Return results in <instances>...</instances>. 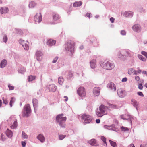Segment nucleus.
Masks as SVG:
<instances>
[{
  "instance_id": "f257e3e1",
  "label": "nucleus",
  "mask_w": 147,
  "mask_h": 147,
  "mask_svg": "<svg viewBox=\"0 0 147 147\" xmlns=\"http://www.w3.org/2000/svg\"><path fill=\"white\" fill-rule=\"evenodd\" d=\"M63 114H59L56 116L55 121L57 124H58L61 128H64L65 127V122L66 120V117H63Z\"/></svg>"
},
{
  "instance_id": "f03ea898",
  "label": "nucleus",
  "mask_w": 147,
  "mask_h": 147,
  "mask_svg": "<svg viewBox=\"0 0 147 147\" xmlns=\"http://www.w3.org/2000/svg\"><path fill=\"white\" fill-rule=\"evenodd\" d=\"M108 109L107 107L101 105L96 112V114L98 117H101L107 113V110Z\"/></svg>"
},
{
  "instance_id": "7ed1b4c3",
  "label": "nucleus",
  "mask_w": 147,
  "mask_h": 147,
  "mask_svg": "<svg viewBox=\"0 0 147 147\" xmlns=\"http://www.w3.org/2000/svg\"><path fill=\"white\" fill-rule=\"evenodd\" d=\"M31 110L30 105L27 104L25 105L22 111V115L24 117H29L30 114Z\"/></svg>"
},
{
  "instance_id": "20e7f679",
  "label": "nucleus",
  "mask_w": 147,
  "mask_h": 147,
  "mask_svg": "<svg viewBox=\"0 0 147 147\" xmlns=\"http://www.w3.org/2000/svg\"><path fill=\"white\" fill-rule=\"evenodd\" d=\"M81 118L83 120L84 123L85 124L90 123L92 122V117L88 114H83L81 116Z\"/></svg>"
},
{
  "instance_id": "39448f33",
  "label": "nucleus",
  "mask_w": 147,
  "mask_h": 147,
  "mask_svg": "<svg viewBox=\"0 0 147 147\" xmlns=\"http://www.w3.org/2000/svg\"><path fill=\"white\" fill-rule=\"evenodd\" d=\"M74 41L69 40L68 42L67 46L65 49L67 51L70 52L71 54H72L74 52Z\"/></svg>"
},
{
  "instance_id": "423d86ee",
  "label": "nucleus",
  "mask_w": 147,
  "mask_h": 147,
  "mask_svg": "<svg viewBox=\"0 0 147 147\" xmlns=\"http://www.w3.org/2000/svg\"><path fill=\"white\" fill-rule=\"evenodd\" d=\"M77 94L81 97H85L86 95L85 90L83 87H80L77 90Z\"/></svg>"
},
{
  "instance_id": "0eeeda50",
  "label": "nucleus",
  "mask_w": 147,
  "mask_h": 147,
  "mask_svg": "<svg viewBox=\"0 0 147 147\" xmlns=\"http://www.w3.org/2000/svg\"><path fill=\"white\" fill-rule=\"evenodd\" d=\"M117 92L118 96L121 98H124L126 95L125 91L121 89H118L117 90Z\"/></svg>"
},
{
  "instance_id": "6e6552de",
  "label": "nucleus",
  "mask_w": 147,
  "mask_h": 147,
  "mask_svg": "<svg viewBox=\"0 0 147 147\" xmlns=\"http://www.w3.org/2000/svg\"><path fill=\"white\" fill-rule=\"evenodd\" d=\"M34 20L36 22L40 23L42 20L41 14H36L34 17Z\"/></svg>"
},
{
  "instance_id": "1a4fd4ad",
  "label": "nucleus",
  "mask_w": 147,
  "mask_h": 147,
  "mask_svg": "<svg viewBox=\"0 0 147 147\" xmlns=\"http://www.w3.org/2000/svg\"><path fill=\"white\" fill-rule=\"evenodd\" d=\"M107 87L112 91H115L116 89L115 85L112 82L109 83L107 85Z\"/></svg>"
},
{
  "instance_id": "9d476101",
  "label": "nucleus",
  "mask_w": 147,
  "mask_h": 147,
  "mask_svg": "<svg viewBox=\"0 0 147 147\" xmlns=\"http://www.w3.org/2000/svg\"><path fill=\"white\" fill-rule=\"evenodd\" d=\"M19 42L22 45L25 50H28L29 47L28 42H26V43H25L24 41L21 40H20Z\"/></svg>"
},
{
  "instance_id": "9b49d317",
  "label": "nucleus",
  "mask_w": 147,
  "mask_h": 147,
  "mask_svg": "<svg viewBox=\"0 0 147 147\" xmlns=\"http://www.w3.org/2000/svg\"><path fill=\"white\" fill-rule=\"evenodd\" d=\"M103 69L107 70H111L114 67V65H100Z\"/></svg>"
},
{
  "instance_id": "f8f14e48",
  "label": "nucleus",
  "mask_w": 147,
  "mask_h": 147,
  "mask_svg": "<svg viewBox=\"0 0 147 147\" xmlns=\"http://www.w3.org/2000/svg\"><path fill=\"white\" fill-rule=\"evenodd\" d=\"M100 89L98 87H94L93 91V92L95 96H98L100 94Z\"/></svg>"
},
{
  "instance_id": "ddd939ff",
  "label": "nucleus",
  "mask_w": 147,
  "mask_h": 147,
  "mask_svg": "<svg viewBox=\"0 0 147 147\" xmlns=\"http://www.w3.org/2000/svg\"><path fill=\"white\" fill-rule=\"evenodd\" d=\"M104 127L109 130H112L115 131H117V129L115 127V125L114 124H112L111 125L107 126L105 125Z\"/></svg>"
},
{
  "instance_id": "4468645a",
  "label": "nucleus",
  "mask_w": 147,
  "mask_h": 147,
  "mask_svg": "<svg viewBox=\"0 0 147 147\" xmlns=\"http://www.w3.org/2000/svg\"><path fill=\"white\" fill-rule=\"evenodd\" d=\"M57 88V87L54 84L50 85L49 87V91L51 92H55Z\"/></svg>"
},
{
  "instance_id": "2eb2a0df",
  "label": "nucleus",
  "mask_w": 147,
  "mask_h": 147,
  "mask_svg": "<svg viewBox=\"0 0 147 147\" xmlns=\"http://www.w3.org/2000/svg\"><path fill=\"white\" fill-rule=\"evenodd\" d=\"M36 55L37 60L40 61L42 59V54L41 51H37L36 53Z\"/></svg>"
},
{
  "instance_id": "dca6fc26",
  "label": "nucleus",
  "mask_w": 147,
  "mask_h": 147,
  "mask_svg": "<svg viewBox=\"0 0 147 147\" xmlns=\"http://www.w3.org/2000/svg\"><path fill=\"white\" fill-rule=\"evenodd\" d=\"M133 30L135 32H139L141 30V27L139 25L136 24L132 27Z\"/></svg>"
},
{
  "instance_id": "f3484780",
  "label": "nucleus",
  "mask_w": 147,
  "mask_h": 147,
  "mask_svg": "<svg viewBox=\"0 0 147 147\" xmlns=\"http://www.w3.org/2000/svg\"><path fill=\"white\" fill-rule=\"evenodd\" d=\"M131 103L136 108L137 110H138V107L139 103L137 101L134 99H132L131 100Z\"/></svg>"
},
{
  "instance_id": "a211bd4d",
  "label": "nucleus",
  "mask_w": 147,
  "mask_h": 147,
  "mask_svg": "<svg viewBox=\"0 0 147 147\" xmlns=\"http://www.w3.org/2000/svg\"><path fill=\"white\" fill-rule=\"evenodd\" d=\"M0 12L1 14H5L7 13L9 9L7 7H3L1 8V9H0Z\"/></svg>"
},
{
  "instance_id": "6ab92c4d",
  "label": "nucleus",
  "mask_w": 147,
  "mask_h": 147,
  "mask_svg": "<svg viewBox=\"0 0 147 147\" xmlns=\"http://www.w3.org/2000/svg\"><path fill=\"white\" fill-rule=\"evenodd\" d=\"M37 138L40 141L41 143L44 142L45 141V138L44 136L42 134H39L37 137Z\"/></svg>"
},
{
  "instance_id": "aec40b11",
  "label": "nucleus",
  "mask_w": 147,
  "mask_h": 147,
  "mask_svg": "<svg viewBox=\"0 0 147 147\" xmlns=\"http://www.w3.org/2000/svg\"><path fill=\"white\" fill-rule=\"evenodd\" d=\"M56 41L51 39H48L47 42V44L49 46L53 45L56 43Z\"/></svg>"
},
{
  "instance_id": "412c9836",
  "label": "nucleus",
  "mask_w": 147,
  "mask_h": 147,
  "mask_svg": "<svg viewBox=\"0 0 147 147\" xmlns=\"http://www.w3.org/2000/svg\"><path fill=\"white\" fill-rule=\"evenodd\" d=\"M53 21L55 22L58 20L59 18V16L58 15L55 13H53Z\"/></svg>"
},
{
  "instance_id": "4be33fe9",
  "label": "nucleus",
  "mask_w": 147,
  "mask_h": 147,
  "mask_svg": "<svg viewBox=\"0 0 147 147\" xmlns=\"http://www.w3.org/2000/svg\"><path fill=\"white\" fill-rule=\"evenodd\" d=\"M88 142L90 145L93 146H96L97 145L96 140L94 139H92Z\"/></svg>"
},
{
  "instance_id": "5701e85b",
  "label": "nucleus",
  "mask_w": 147,
  "mask_h": 147,
  "mask_svg": "<svg viewBox=\"0 0 147 147\" xmlns=\"http://www.w3.org/2000/svg\"><path fill=\"white\" fill-rule=\"evenodd\" d=\"M133 14V12L129 11H126L124 13L123 15L124 16L126 17H131Z\"/></svg>"
},
{
  "instance_id": "b1692460",
  "label": "nucleus",
  "mask_w": 147,
  "mask_h": 147,
  "mask_svg": "<svg viewBox=\"0 0 147 147\" xmlns=\"http://www.w3.org/2000/svg\"><path fill=\"white\" fill-rule=\"evenodd\" d=\"M32 103L34 108V111L36 112L35 109L36 107H37L38 105V102L37 99L36 98L33 99L32 100Z\"/></svg>"
},
{
  "instance_id": "393cba45",
  "label": "nucleus",
  "mask_w": 147,
  "mask_h": 147,
  "mask_svg": "<svg viewBox=\"0 0 147 147\" xmlns=\"http://www.w3.org/2000/svg\"><path fill=\"white\" fill-rule=\"evenodd\" d=\"M6 134L7 136L9 138H11L13 135V133L12 131L7 129L6 131Z\"/></svg>"
},
{
  "instance_id": "a878e982",
  "label": "nucleus",
  "mask_w": 147,
  "mask_h": 147,
  "mask_svg": "<svg viewBox=\"0 0 147 147\" xmlns=\"http://www.w3.org/2000/svg\"><path fill=\"white\" fill-rule=\"evenodd\" d=\"M121 56H120V57L121 58V59L122 60H125L126 57H127L129 56V53L127 52H125L124 55H121Z\"/></svg>"
},
{
  "instance_id": "bb28decb",
  "label": "nucleus",
  "mask_w": 147,
  "mask_h": 147,
  "mask_svg": "<svg viewBox=\"0 0 147 147\" xmlns=\"http://www.w3.org/2000/svg\"><path fill=\"white\" fill-rule=\"evenodd\" d=\"M82 4V2L81 1L75 2L73 4V6L74 7H78L81 5Z\"/></svg>"
},
{
  "instance_id": "cd10ccee",
  "label": "nucleus",
  "mask_w": 147,
  "mask_h": 147,
  "mask_svg": "<svg viewBox=\"0 0 147 147\" xmlns=\"http://www.w3.org/2000/svg\"><path fill=\"white\" fill-rule=\"evenodd\" d=\"M17 120L15 119L14 121V122L13 124V125L11 126V127L12 129L16 128L17 126Z\"/></svg>"
},
{
  "instance_id": "c85d7f7f",
  "label": "nucleus",
  "mask_w": 147,
  "mask_h": 147,
  "mask_svg": "<svg viewBox=\"0 0 147 147\" xmlns=\"http://www.w3.org/2000/svg\"><path fill=\"white\" fill-rule=\"evenodd\" d=\"M36 78V76H33L32 75H30L28 76V81L29 82L35 80Z\"/></svg>"
},
{
  "instance_id": "c756f323",
  "label": "nucleus",
  "mask_w": 147,
  "mask_h": 147,
  "mask_svg": "<svg viewBox=\"0 0 147 147\" xmlns=\"http://www.w3.org/2000/svg\"><path fill=\"white\" fill-rule=\"evenodd\" d=\"M26 71V69L23 67H21L20 68V69L18 70V71L19 73L23 74Z\"/></svg>"
},
{
  "instance_id": "7c9ffc66",
  "label": "nucleus",
  "mask_w": 147,
  "mask_h": 147,
  "mask_svg": "<svg viewBox=\"0 0 147 147\" xmlns=\"http://www.w3.org/2000/svg\"><path fill=\"white\" fill-rule=\"evenodd\" d=\"M101 139L104 142L103 144V146H107V144L106 141V138L104 136H102L101 137Z\"/></svg>"
},
{
  "instance_id": "2f4dec72",
  "label": "nucleus",
  "mask_w": 147,
  "mask_h": 147,
  "mask_svg": "<svg viewBox=\"0 0 147 147\" xmlns=\"http://www.w3.org/2000/svg\"><path fill=\"white\" fill-rule=\"evenodd\" d=\"M109 141L111 145L113 147H117V146L115 142L113 141L110 140H109Z\"/></svg>"
},
{
  "instance_id": "473e14b6",
  "label": "nucleus",
  "mask_w": 147,
  "mask_h": 147,
  "mask_svg": "<svg viewBox=\"0 0 147 147\" xmlns=\"http://www.w3.org/2000/svg\"><path fill=\"white\" fill-rule=\"evenodd\" d=\"M36 4L34 2H31L30 3L29 6L30 8H32L36 5Z\"/></svg>"
},
{
  "instance_id": "72a5a7b5",
  "label": "nucleus",
  "mask_w": 147,
  "mask_h": 147,
  "mask_svg": "<svg viewBox=\"0 0 147 147\" xmlns=\"http://www.w3.org/2000/svg\"><path fill=\"white\" fill-rule=\"evenodd\" d=\"M15 100V98L14 97H12L11 98V100L9 103V105L11 107L12 106V104L14 103Z\"/></svg>"
},
{
  "instance_id": "f704fd0d",
  "label": "nucleus",
  "mask_w": 147,
  "mask_h": 147,
  "mask_svg": "<svg viewBox=\"0 0 147 147\" xmlns=\"http://www.w3.org/2000/svg\"><path fill=\"white\" fill-rule=\"evenodd\" d=\"M22 137L24 139H27L28 138V136L24 132L22 131Z\"/></svg>"
},
{
  "instance_id": "c9c22d12",
  "label": "nucleus",
  "mask_w": 147,
  "mask_h": 147,
  "mask_svg": "<svg viewBox=\"0 0 147 147\" xmlns=\"http://www.w3.org/2000/svg\"><path fill=\"white\" fill-rule=\"evenodd\" d=\"M138 56L139 59L140 60H141L144 61H146L145 58L142 55H138Z\"/></svg>"
},
{
  "instance_id": "e433bc0d",
  "label": "nucleus",
  "mask_w": 147,
  "mask_h": 147,
  "mask_svg": "<svg viewBox=\"0 0 147 147\" xmlns=\"http://www.w3.org/2000/svg\"><path fill=\"white\" fill-rule=\"evenodd\" d=\"M58 82L59 83V84H60L61 85L63 82V78H61V77H59L58 78Z\"/></svg>"
},
{
  "instance_id": "4c0bfd02",
  "label": "nucleus",
  "mask_w": 147,
  "mask_h": 147,
  "mask_svg": "<svg viewBox=\"0 0 147 147\" xmlns=\"http://www.w3.org/2000/svg\"><path fill=\"white\" fill-rule=\"evenodd\" d=\"M124 116L123 115H121V119L124 120H129V121L131 122V117L130 116H129V118H125L124 117Z\"/></svg>"
},
{
  "instance_id": "58836bf2",
  "label": "nucleus",
  "mask_w": 147,
  "mask_h": 147,
  "mask_svg": "<svg viewBox=\"0 0 147 147\" xmlns=\"http://www.w3.org/2000/svg\"><path fill=\"white\" fill-rule=\"evenodd\" d=\"M73 76V74L72 73V72L71 71H69L68 72V74L67 76V78H70L72 77Z\"/></svg>"
},
{
  "instance_id": "ea45409f",
  "label": "nucleus",
  "mask_w": 147,
  "mask_h": 147,
  "mask_svg": "<svg viewBox=\"0 0 147 147\" xmlns=\"http://www.w3.org/2000/svg\"><path fill=\"white\" fill-rule=\"evenodd\" d=\"M121 130L122 131H129V129L127 127H125L123 126H122L121 128Z\"/></svg>"
},
{
  "instance_id": "a19ab883",
  "label": "nucleus",
  "mask_w": 147,
  "mask_h": 147,
  "mask_svg": "<svg viewBox=\"0 0 147 147\" xmlns=\"http://www.w3.org/2000/svg\"><path fill=\"white\" fill-rule=\"evenodd\" d=\"M7 40V37L6 35H4L3 38V41L6 43Z\"/></svg>"
},
{
  "instance_id": "79ce46f5",
  "label": "nucleus",
  "mask_w": 147,
  "mask_h": 147,
  "mask_svg": "<svg viewBox=\"0 0 147 147\" xmlns=\"http://www.w3.org/2000/svg\"><path fill=\"white\" fill-rule=\"evenodd\" d=\"M141 72V70H138L137 71L134 70V74L136 75L138 74H140Z\"/></svg>"
},
{
  "instance_id": "37998d69",
  "label": "nucleus",
  "mask_w": 147,
  "mask_h": 147,
  "mask_svg": "<svg viewBox=\"0 0 147 147\" xmlns=\"http://www.w3.org/2000/svg\"><path fill=\"white\" fill-rule=\"evenodd\" d=\"M66 136L65 135H60L59 136V138L60 140H61L64 138Z\"/></svg>"
},
{
  "instance_id": "c03bdc74",
  "label": "nucleus",
  "mask_w": 147,
  "mask_h": 147,
  "mask_svg": "<svg viewBox=\"0 0 147 147\" xmlns=\"http://www.w3.org/2000/svg\"><path fill=\"white\" fill-rule=\"evenodd\" d=\"M141 53L146 57L147 58V52H145L144 51H142L141 52Z\"/></svg>"
},
{
  "instance_id": "a18cd8bd",
  "label": "nucleus",
  "mask_w": 147,
  "mask_h": 147,
  "mask_svg": "<svg viewBox=\"0 0 147 147\" xmlns=\"http://www.w3.org/2000/svg\"><path fill=\"white\" fill-rule=\"evenodd\" d=\"M7 63V61L5 59L3 60L1 63V64H6Z\"/></svg>"
},
{
  "instance_id": "49530a36",
  "label": "nucleus",
  "mask_w": 147,
  "mask_h": 147,
  "mask_svg": "<svg viewBox=\"0 0 147 147\" xmlns=\"http://www.w3.org/2000/svg\"><path fill=\"white\" fill-rule=\"evenodd\" d=\"M58 57H55L54 59L53 60V61L52 62L53 63H55L57 61Z\"/></svg>"
},
{
  "instance_id": "de8ad7c7",
  "label": "nucleus",
  "mask_w": 147,
  "mask_h": 147,
  "mask_svg": "<svg viewBox=\"0 0 147 147\" xmlns=\"http://www.w3.org/2000/svg\"><path fill=\"white\" fill-rule=\"evenodd\" d=\"M137 94L139 95L142 97H143L144 96L143 94L141 92H137Z\"/></svg>"
},
{
  "instance_id": "09e8293b",
  "label": "nucleus",
  "mask_w": 147,
  "mask_h": 147,
  "mask_svg": "<svg viewBox=\"0 0 147 147\" xmlns=\"http://www.w3.org/2000/svg\"><path fill=\"white\" fill-rule=\"evenodd\" d=\"M143 86L141 84H138V88L140 90H142Z\"/></svg>"
},
{
  "instance_id": "8fccbe9b",
  "label": "nucleus",
  "mask_w": 147,
  "mask_h": 147,
  "mask_svg": "<svg viewBox=\"0 0 147 147\" xmlns=\"http://www.w3.org/2000/svg\"><path fill=\"white\" fill-rule=\"evenodd\" d=\"M8 87L10 90H13L14 88V86H11L10 85H8Z\"/></svg>"
},
{
  "instance_id": "3c124183",
  "label": "nucleus",
  "mask_w": 147,
  "mask_h": 147,
  "mask_svg": "<svg viewBox=\"0 0 147 147\" xmlns=\"http://www.w3.org/2000/svg\"><path fill=\"white\" fill-rule=\"evenodd\" d=\"M96 63V60L95 59H93L90 61V63L91 64H93Z\"/></svg>"
},
{
  "instance_id": "603ef678",
  "label": "nucleus",
  "mask_w": 147,
  "mask_h": 147,
  "mask_svg": "<svg viewBox=\"0 0 147 147\" xmlns=\"http://www.w3.org/2000/svg\"><path fill=\"white\" fill-rule=\"evenodd\" d=\"M109 106L110 107H111V108H115L116 107V106L115 105H113V104H109Z\"/></svg>"
},
{
  "instance_id": "864d4df0",
  "label": "nucleus",
  "mask_w": 147,
  "mask_h": 147,
  "mask_svg": "<svg viewBox=\"0 0 147 147\" xmlns=\"http://www.w3.org/2000/svg\"><path fill=\"white\" fill-rule=\"evenodd\" d=\"M22 145L23 147H25L26 146V143L25 142L22 141L21 142Z\"/></svg>"
},
{
  "instance_id": "5fc2aeb1",
  "label": "nucleus",
  "mask_w": 147,
  "mask_h": 147,
  "mask_svg": "<svg viewBox=\"0 0 147 147\" xmlns=\"http://www.w3.org/2000/svg\"><path fill=\"white\" fill-rule=\"evenodd\" d=\"M127 78L125 77L123 78L122 80V81L123 82H125L127 81Z\"/></svg>"
},
{
  "instance_id": "6e6d98bb",
  "label": "nucleus",
  "mask_w": 147,
  "mask_h": 147,
  "mask_svg": "<svg viewBox=\"0 0 147 147\" xmlns=\"http://www.w3.org/2000/svg\"><path fill=\"white\" fill-rule=\"evenodd\" d=\"M110 20L111 23H113L114 22L115 19L113 17H111L110 18Z\"/></svg>"
},
{
  "instance_id": "4d7b16f0",
  "label": "nucleus",
  "mask_w": 147,
  "mask_h": 147,
  "mask_svg": "<svg viewBox=\"0 0 147 147\" xmlns=\"http://www.w3.org/2000/svg\"><path fill=\"white\" fill-rule=\"evenodd\" d=\"M135 79L137 81H139L140 80V78L138 76H136L135 77Z\"/></svg>"
},
{
  "instance_id": "13d9d810",
  "label": "nucleus",
  "mask_w": 147,
  "mask_h": 147,
  "mask_svg": "<svg viewBox=\"0 0 147 147\" xmlns=\"http://www.w3.org/2000/svg\"><path fill=\"white\" fill-rule=\"evenodd\" d=\"M121 34L122 35H125L126 34V32L124 30H122L121 32Z\"/></svg>"
},
{
  "instance_id": "bf43d9fd",
  "label": "nucleus",
  "mask_w": 147,
  "mask_h": 147,
  "mask_svg": "<svg viewBox=\"0 0 147 147\" xmlns=\"http://www.w3.org/2000/svg\"><path fill=\"white\" fill-rule=\"evenodd\" d=\"M3 99L4 103L6 105L8 103L7 101L6 100L4 99L3 98Z\"/></svg>"
},
{
  "instance_id": "052dcab7",
  "label": "nucleus",
  "mask_w": 147,
  "mask_h": 147,
  "mask_svg": "<svg viewBox=\"0 0 147 147\" xmlns=\"http://www.w3.org/2000/svg\"><path fill=\"white\" fill-rule=\"evenodd\" d=\"M90 67L92 69H94L96 67V65H90Z\"/></svg>"
},
{
  "instance_id": "680f3d73",
  "label": "nucleus",
  "mask_w": 147,
  "mask_h": 147,
  "mask_svg": "<svg viewBox=\"0 0 147 147\" xmlns=\"http://www.w3.org/2000/svg\"><path fill=\"white\" fill-rule=\"evenodd\" d=\"M64 98H65V101L66 102L68 100V98L66 96H65L64 97Z\"/></svg>"
},
{
  "instance_id": "e2e57ef3",
  "label": "nucleus",
  "mask_w": 147,
  "mask_h": 147,
  "mask_svg": "<svg viewBox=\"0 0 147 147\" xmlns=\"http://www.w3.org/2000/svg\"><path fill=\"white\" fill-rule=\"evenodd\" d=\"M86 15L87 17L90 18L91 16V13H87Z\"/></svg>"
},
{
  "instance_id": "0e129e2a",
  "label": "nucleus",
  "mask_w": 147,
  "mask_h": 147,
  "mask_svg": "<svg viewBox=\"0 0 147 147\" xmlns=\"http://www.w3.org/2000/svg\"><path fill=\"white\" fill-rule=\"evenodd\" d=\"M96 123H100V120L99 119H98L96 120Z\"/></svg>"
},
{
  "instance_id": "69168bd1",
  "label": "nucleus",
  "mask_w": 147,
  "mask_h": 147,
  "mask_svg": "<svg viewBox=\"0 0 147 147\" xmlns=\"http://www.w3.org/2000/svg\"><path fill=\"white\" fill-rule=\"evenodd\" d=\"M6 65H0V68H3L5 67Z\"/></svg>"
},
{
  "instance_id": "338daca9",
  "label": "nucleus",
  "mask_w": 147,
  "mask_h": 147,
  "mask_svg": "<svg viewBox=\"0 0 147 147\" xmlns=\"http://www.w3.org/2000/svg\"><path fill=\"white\" fill-rule=\"evenodd\" d=\"M143 42L144 44H146L147 43V41L146 40H143Z\"/></svg>"
},
{
  "instance_id": "774afa93",
  "label": "nucleus",
  "mask_w": 147,
  "mask_h": 147,
  "mask_svg": "<svg viewBox=\"0 0 147 147\" xmlns=\"http://www.w3.org/2000/svg\"><path fill=\"white\" fill-rule=\"evenodd\" d=\"M140 147H147V144H146L144 146L141 145Z\"/></svg>"
}]
</instances>
